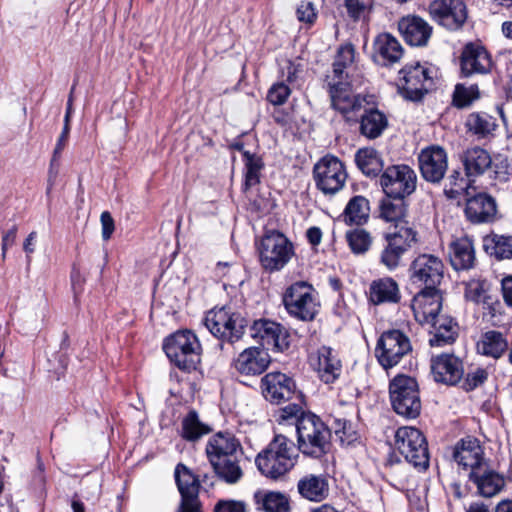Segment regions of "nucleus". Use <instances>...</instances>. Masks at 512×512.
Segmentation results:
<instances>
[{
    "label": "nucleus",
    "mask_w": 512,
    "mask_h": 512,
    "mask_svg": "<svg viewBox=\"0 0 512 512\" xmlns=\"http://www.w3.org/2000/svg\"><path fill=\"white\" fill-rule=\"evenodd\" d=\"M411 308L416 321L430 327L431 346H444L455 341L457 326L451 317L440 314L442 296L438 289H422L414 296Z\"/></svg>",
    "instance_id": "1"
},
{
    "label": "nucleus",
    "mask_w": 512,
    "mask_h": 512,
    "mask_svg": "<svg viewBox=\"0 0 512 512\" xmlns=\"http://www.w3.org/2000/svg\"><path fill=\"white\" fill-rule=\"evenodd\" d=\"M240 442L231 433L219 432L206 445V454L216 475L228 484L237 483L242 475L238 453Z\"/></svg>",
    "instance_id": "2"
},
{
    "label": "nucleus",
    "mask_w": 512,
    "mask_h": 512,
    "mask_svg": "<svg viewBox=\"0 0 512 512\" xmlns=\"http://www.w3.org/2000/svg\"><path fill=\"white\" fill-rule=\"evenodd\" d=\"M296 459L297 454L293 443L284 435H276L257 455L255 463L264 476L278 479L294 467Z\"/></svg>",
    "instance_id": "3"
},
{
    "label": "nucleus",
    "mask_w": 512,
    "mask_h": 512,
    "mask_svg": "<svg viewBox=\"0 0 512 512\" xmlns=\"http://www.w3.org/2000/svg\"><path fill=\"white\" fill-rule=\"evenodd\" d=\"M298 449L311 457L326 454L330 446L331 432L315 414L303 413L296 421Z\"/></svg>",
    "instance_id": "4"
},
{
    "label": "nucleus",
    "mask_w": 512,
    "mask_h": 512,
    "mask_svg": "<svg viewBox=\"0 0 512 512\" xmlns=\"http://www.w3.org/2000/svg\"><path fill=\"white\" fill-rule=\"evenodd\" d=\"M287 312L301 321H312L320 310V300L315 288L305 281L291 284L283 295Z\"/></svg>",
    "instance_id": "5"
},
{
    "label": "nucleus",
    "mask_w": 512,
    "mask_h": 512,
    "mask_svg": "<svg viewBox=\"0 0 512 512\" xmlns=\"http://www.w3.org/2000/svg\"><path fill=\"white\" fill-rule=\"evenodd\" d=\"M327 85L332 108L348 122H357L365 106L373 104L371 96L355 93L348 80L327 81Z\"/></svg>",
    "instance_id": "6"
},
{
    "label": "nucleus",
    "mask_w": 512,
    "mask_h": 512,
    "mask_svg": "<svg viewBox=\"0 0 512 512\" xmlns=\"http://www.w3.org/2000/svg\"><path fill=\"white\" fill-rule=\"evenodd\" d=\"M294 255L295 251L292 242L279 231H269L260 241V263L268 272L282 270Z\"/></svg>",
    "instance_id": "7"
},
{
    "label": "nucleus",
    "mask_w": 512,
    "mask_h": 512,
    "mask_svg": "<svg viewBox=\"0 0 512 512\" xmlns=\"http://www.w3.org/2000/svg\"><path fill=\"white\" fill-rule=\"evenodd\" d=\"M163 349L171 362L180 369H195L200 362L201 345L191 331L174 333L165 340Z\"/></svg>",
    "instance_id": "8"
},
{
    "label": "nucleus",
    "mask_w": 512,
    "mask_h": 512,
    "mask_svg": "<svg viewBox=\"0 0 512 512\" xmlns=\"http://www.w3.org/2000/svg\"><path fill=\"white\" fill-rule=\"evenodd\" d=\"M389 394L394 411L406 418H416L421 411V401L416 380L410 376L397 375L389 385Z\"/></svg>",
    "instance_id": "9"
},
{
    "label": "nucleus",
    "mask_w": 512,
    "mask_h": 512,
    "mask_svg": "<svg viewBox=\"0 0 512 512\" xmlns=\"http://www.w3.org/2000/svg\"><path fill=\"white\" fill-rule=\"evenodd\" d=\"M395 447L414 467L427 468L429 452L426 439L415 427L404 426L395 433Z\"/></svg>",
    "instance_id": "10"
},
{
    "label": "nucleus",
    "mask_w": 512,
    "mask_h": 512,
    "mask_svg": "<svg viewBox=\"0 0 512 512\" xmlns=\"http://www.w3.org/2000/svg\"><path fill=\"white\" fill-rule=\"evenodd\" d=\"M412 351L410 339L400 330H388L377 341L375 354L384 369L398 365Z\"/></svg>",
    "instance_id": "11"
},
{
    "label": "nucleus",
    "mask_w": 512,
    "mask_h": 512,
    "mask_svg": "<svg viewBox=\"0 0 512 512\" xmlns=\"http://www.w3.org/2000/svg\"><path fill=\"white\" fill-rule=\"evenodd\" d=\"M384 239L386 245L380 252L379 262L388 271H394L401 265L403 255L416 242V232L412 228L401 227L400 231L385 233Z\"/></svg>",
    "instance_id": "12"
},
{
    "label": "nucleus",
    "mask_w": 512,
    "mask_h": 512,
    "mask_svg": "<svg viewBox=\"0 0 512 512\" xmlns=\"http://www.w3.org/2000/svg\"><path fill=\"white\" fill-rule=\"evenodd\" d=\"M410 279L423 289H437L444 277V263L434 254L418 255L410 265Z\"/></svg>",
    "instance_id": "13"
},
{
    "label": "nucleus",
    "mask_w": 512,
    "mask_h": 512,
    "mask_svg": "<svg viewBox=\"0 0 512 512\" xmlns=\"http://www.w3.org/2000/svg\"><path fill=\"white\" fill-rule=\"evenodd\" d=\"M316 186L325 194H335L346 182L347 173L344 164L335 156L326 155L314 166Z\"/></svg>",
    "instance_id": "14"
},
{
    "label": "nucleus",
    "mask_w": 512,
    "mask_h": 512,
    "mask_svg": "<svg viewBox=\"0 0 512 512\" xmlns=\"http://www.w3.org/2000/svg\"><path fill=\"white\" fill-rule=\"evenodd\" d=\"M416 180V174L409 166L394 165L384 171L380 183L388 197L402 199L415 191Z\"/></svg>",
    "instance_id": "15"
},
{
    "label": "nucleus",
    "mask_w": 512,
    "mask_h": 512,
    "mask_svg": "<svg viewBox=\"0 0 512 512\" xmlns=\"http://www.w3.org/2000/svg\"><path fill=\"white\" fill-rule=\"evenodd\" d=\"M429 12L435 21L450 30L459 29L467 19L463 0H433Z\"/></svg>",
    "instance_id": "16"
},
{
    "label": "nucleus",
    "mask_w": 512,
    "mask_h": 512,
    "mask_svg": "<svg viewBox=\"0 0 512 512\" xmlns=\"http://www.w3.org/2000/svg\"><path fill=\"white\" fill-rule=\"evenodd\" d=\"M422 177L431 183H439L448 168V156L444 148L431 145L422 149L418 155Z\"/></svg>",
    "instance_id": "17"
},
{
    "label": "nucleus",
    "mask_w": 512,
    "mask_h": 512,
    "mask_svg": "<svg viewBox=\"0 0 512 512\" xmlns=\"http://www.w3.org/2000/svg\"><path fill=\"white\" fill-rule=\"evenodd\" d=\"M493 66L491 55L479 43H467L460 57L461 73L464 76L487 74Z\"/></svg>",
    "instance_id": "18"
},
{
    "label": "nucleus",
    "mask_w": 512,
    "mask_h": 512,
    "mask_svg": "<svg viewBox=\"0 0 512 512\" xmlns=\"http://www.w3.org/2000/svg\"><path fill=\"white\" fill-rule=\"evenodd\" d=\"M403 83L400 88L405 98L417 101L428 91L427 83L431 81L428 70L419 63L406 65L401 71Z\"/></svg>",
    "instance_id": "19"
},
{
    "label": "nucleus",
    "mask_w": 512,
    "mask_h": 512,
    "mask_svg": "<svg viewBox=\"0 0 512 512\" xmlns=\"http://www.w3.org/2000/svg\"><path fill=\"white\" fill-rule=\"evenodd\" d=\"M261 387L264 397L276 404L290 400L295 393L294 381L280 372L266 374L261 380Z\"/></svg>",
    "instance_id": "20"
},
{
    "label": "nucleus",
    "mask_w": 512,
    "mask_h": 512,
    "mask_svg": "<svg viewBox=\"0 0 512 512\" xmlns=\"http://www.w3.org/2000/svg\"><path fill=\"white\" fill-rule=\"evenodd\" d=\"M271 357L264 347L244 349L234 361L237 372L246 376L262 374L269 366Z\"/></svg>",
    "instance_id": "21"
},
{
    "label": "nucleus",
    "mask_w": 512,
    "mask_h": 512,
    "mask_svg": "<svg viewBox=\"0 0 512 512\" xmlns=\"http://www.w3.org/2000/svg\"><path fill=\"white\" fill-rule=\"evenodd\" d=\"M253 338H259L262 346H272L278 351H284L288 348V332L280 324L270 320H257L251 327Z\"/></svg>",
    "instance_id": "22"
},
{
    "label": "nucleus",
    "mask_w": 512,
    "mask_h": 512,
    "mask_svg": "<svg viewBox=\"0 0 512 512\" xmlns=\"http://www.w3.org/2000/svg\"><path fill=\"white\" fill-rule=\"evenodd\" d=\"M431 372L434 380L448 385H455L463 376L461 360L452 354H441L431 359Z\"/></svg>",
    "instance_id": "23"
},
{
    "label": "nucleus",
    "mask_w": 512,
    "mask_h": 512,
    "mask_svg": "<svg viewBox=\"0 0 512 512\" xmlns=\"http://www.w3.org/2000/svg\"><path fill=\"white\" fill-rule=\"evenodd\" d=\"M454 460L464 469L477 472L485 464L484 452L476 438L467 437L458 442L454 448Z\"/></svg>",
    "instance_id": "24"
},
{
    "label": "nucleus",
    "mask_w": 512,
    "mask_h": 512,
    "mask_svg": "<svg viewBox=\"0 0 512 512\" xmlns=\"http://www.w3.org/2000/svg\"><path fill=\"white\" fill-rule=\"evenodd\" d=\"M309 363L326 384L333 383L340 375L341 362L330 347L323 346L312 353Z\"/></svg>",
    "instance_id": "25"
},
{
    "label": "nucleus",
    "mask_w": 512,
    "mask_h": 512,
    "mask_svg": "<svg viewBox=\"0 0 512 512\" xmlns=\"http://www.w3.org/2000/svg\"><path fill=\"white\" fill-rule=\"evenodd\" d=\"M404 53L400 42L389 33H381L374 40V59L387 66L399 62Z\"/></svg>",
    "instance_id": "26"
},
{
    "label": "nucleus",
    "mask_w": 512,
    "mask_h": 512,
    "mask_svg": "<svg viewBox=\"0 0 512 512\" xmlns=\"http://www.w3.org/2000/svg\"><path fill=\"white\" fill-rule=\"evenodd\" d=\"M399 30L406 42L412 46L426 45L431 33V26L418 16H407L400 20Z\"/></svg>",
    "instance_id": "27"
},
{
    "label": "nucleus",
    "mask_w": 512,
    "mask_h": 512,
    "mask_svg": "<svg viewBox=\"0 0 512 512\" xmlns=\"http://www.w3.org/2000/svg\"><path fill=\"white\" fill-rule=\"evenodd\" d=\"M496 211L495 200L486 193H479L467 199L465 214L473 223L492 221Z\"/></svg>",
    "instance_id": "28"
},
{
    "label": "nucleus",
    "mask_w": 512,
    "mask_h": 512,
    "mask_svg": "<svg viewBox=\"0 0 512 512\" xmlns=\"http://www.w3.org/2000/svg\"><path fill=\"white\" fill-rule=\"evenodd\" d=\"M509 342L506 336L497 330H488L481 334L476 343L477 352L480 355L500 359L507 353Z\"/></svg>",
    "instance_id": "29"
},
{
    "label": "nucleus",
    "mask_w": 512,
    "mask_h": 512,
    "mask_svg": "<svg viewBox=\"0 0 512 512\" xmlns=\"http://www.w3.org/2000/svg\"><path fill=\"white\" fill-rule=\"evenodd\" d=\"M297 489L304 499L312 502H321L329 495V483L323 475H305L298 481Z\"/></svg>",
    "instance_id": "30"
},
{
    "label": "nucleus",
    "mask_w": 512,
    "mask_h": 512,
    "mask_svg": "<svg viewBox=\"0 0 512 512\" xmlns=\"http://www.w3.org/2000/svg\"><path fill=\"white\" fill-rule=\"evenodd\" d=\"M400 297L399 285L391 277L376 279L370 284L369 299L375 305L397 303Z\"/></svg>",
    "instance_id": "31"
},
{
    "label": "nucleus",
    "mask_w": 512,
    "mask_h": 512,
    "mask_svg": "<svg viewBox=\"0 0 512 512\" xmlns=\"http://www.w3.org/2000/svg\"><path fill=\"white\" fill-rule=\"evenodd\" d=\"M449 258L456 270L469 269L475 261L472 241L468 237L457 238L450 243Z\"/></svg>",
    "instance_id": "32"
},
{
    "label": "nucleus",
    "mask_w": 512,
    "mask_h": 512,
    "mask_svg": "<svg viewBox=\"0 0 512 512\" xmlns=\"http://www.w3.org/2000/svg\"><path fill=\"white\" fill-rule=\"evenodd\" d=\"M359 116L360 133L369 139L379 137L388 125V120L382 112L368 106H365V110H362Z\"/></svg>",
    "instance_id": "33"
},
{
    "label": "nucleus",
    "mask_w": 512,
    "mask_h": 512,
    "mask_svg": "<svg viewBox=\"0 0 512 512\" xmlns=\"http://www.w3.org/2000/svg\"><path fill=\"white\" fill-rule=\"evenodd\" d=\"M463 164L468 177L478 176L492 167V158L485 149L472 147L464 152Z\"/></svg>",
    "instance_id": "34"
},
{
    "label": "nucleus",
    "mask_w": 512,
    "mask_h": 512,
    "mask_svg": "<svg viewBox=\"0 0 512 512\" xmlns=\"http://www.w3.org/2000/svg\"><path fill=\"white\" fill-rule=\"evenodd\" d=\"M355 49L351 44L342 45L336 54L332 71L327 75V81H345L349 78V70L353 66Z\"/></svg>",
    "instance_id": "35"
},
{
    "label": "nucleus",
    "mask_w": 512,
    "mask_h": 512,
    "mask_svg": "<svg viewBox=\"0 0 512 512\" xmlns=\"http://www.w3.org/2000/svg\"><path fill=\"white\" fill-rule=\"evenodd\" d=\"M470 478L477 485L479 493L484 497H493L504 487V478L494 471L470 472Z\"/></svg>",
    "instance_id": "36"
},
{
    "label": "nucleus",
    "mask_w": 512,
    "mask_h": 512,
    "mask_svg": "<svg viewBox=\"0 0 512 512\" xmlns=\"http://www.w3.org/2000/svg\"><path fill=\"white\" fill-rule=\"evenodd\" d=\"M224 321H234L236 325H239L241 314L232 311L230 307L226 306L214 308L206 314L204 324L215 337H218L220 330L223 328Z\"/></svg>",
    "instance_id": "37"
},
{
    "label": "nucleus",
    "mask_w": 512,
    "mask_h": 512,
    "mask_svg": "<svg viewBox=\"0 0 512 512\" xmlns=\"http://www.w3.org/2000/svg\"><path fill=\"white\" fill-rule=\"evenodd\" d=\"M355 162L366 176H377L384 167L381 155L373 148L359 149L355 155Z\"/></svg>",
    "instance_id": "38"
},
{
    "label": "nucleus",
    "mask_w": 512,
    "mask_h": 512,
    "mask_svg": "<svg viewBox=\"0 0 512 512\" xmlns=\"http://www.w3.org/2000/svg\"><path fill=\"white\" fill-rule=\"evenodd\" d=\"M483 248L496 259L512 258V236L490 234L483 239Z\"/></svg>",
    "instance_id": "39"
},
{
    "label": "nucleus",
    "mask_w": 512,
    "mask_h": 512,
    "mask_svg": "<svg viewBox=\"0 0 512 512\" xmlns=\"http://www.w3.org/2000/svg\"><path fill=\"white\" fill-rule=\"evenodd\" d=\"M380 218L394 224V231H400L401 227L411 228L406 220V207L402 202L394 203L384 200L380 206Z\"/></svg>",
    "instance_id": "40"
},
{
    "label": "nucleus",
    "mask_w": 512,
    "mask_h": 512,
    "mask_svg": "<svg viewBox=\"0 0 512 512\" xmlns=\"http://www.w3.org/2000/svg\"><path fill=\"white\" fill-rule=\"evenodd\" d=\"M369 201L363 196H354L344 210L345 222L361 225L369 218Z\"/></svg>",
    "instance_id": "41"
},
{
    "label": "nucleus",
    "mask_w": 512,
    "mask_h": 512,
    "mask_svg": "<svg viewBox=\"0 0 512 512\" xmlns=\"http://www.w3.org/2000/svg\"><path fill=\"white\" fill-rule=\"evenodd\" d=\"M210 428L202 423L195 410L189 411V413L182 420V437L188 441H194L199 439L205 434H208Z\"/></svg>",
    "instance_id": "42"
},
{
    "label": "nucleus",
    "mask_w": 512,
    "mask_h": 512,
    "mask_svg": "<svg viewBox=\"0 0 512 512\" xmlns=\"http://www.w3.org/2000/svg\"><path fill=\"white\" fill-rule=\"evenodd\" d=\"M466 126L478 136H486L496 128L495 119L486 113H472L468 116Z\"/></svg>",
    "instance_id": "43"
},
{
    "label": "nucleus",
    "mask_w": 512,
    "mask_h": 512,
    "mask_svg": "<svg viewBox=\"0 0 512 512\" xmlns=\"http://www.w3.org/2000/svg\"><path fill=\"white\" fill-rule=\"evenodd\" d=\"M175 477L181 496L198 495L199 482L185 466L176 467Z\"/></svg>",
    "instance_id": "44"
},
{
    "label": "nucleus",
    "mask_w": 512,
    "mask_h": 512,
    "mask_svg": "<svg viewBox=\"0 0 512 512\" xmlns=\"http://www.w3.org/2000/svg\"><path fill=\"white\" fill-rule=\"evenodd\" d=\"M346 240L353 253L364 254L372 244L370 234L364 229H354L346 233Z\"/></svg>",
    "instance_id": "45"
},
{
    "label": "nucleus",
    "mask_w": 512,
    "mask_h": 512,
    "mask_svg": "<svg viewBox=\"0 0 512 512\" xmlns=\"http://www.w3.org/2000/svg\"><path fill=\"white\" fill-rule=\"evenodd\" d=\"M262 509L265 512H289V501L285 495L279 492H268L262 500Z\"/></svg>",
    "instance_id": "46"
},
{
    "label": "nucleus",
    "mask_w": 512,
    "mask_h": 512,
    "mask_svg": "<svg viewBox=\"0 0 512 512\" xmlns=\"http://www.w3.org/2000/svg\"><path fill=\"white\" fill-rule=\"evenodd\" d=\"M480 92L477 85L465 86L458 84L455 87L453 102L460 108L469 106L473 101L479 99Z\"/></svg>",
    "instance_id": "47"
},
{
    "label": "nucleus",
    "mask_w": 512,
    "mask_h": 512,
    "mask_svg": "<svg viewBox=\"0 0 512 512\" xmlns=\"http://www.w3.org/2000/svg\"><path fill=\"white\" fill-rule=\"evenodd\" d=\"M347 13L354 21L365 19L371 12L374 0H344Z\"/></svg>",
    "instance_id": "48"
},
{
    "label": "nucleus",
    "mask_w": 512,
    "mask_h": 512,
    "mask_svg": "<svg viewBox=\"0 0 512 512\" xmlns=\"http://www.w3.org/2000/svg\"><path fill=\"white\" fill-rule=\"evenodd\" d=\"M248 325V321L241 315V322L239 325L234 321H224L222 330H220L217 338L226 340L230 343L236 342L242 338L245 329Z\"/></svg>",
    "instance_id": "49"
},
{
    "label": "nucleus",
    "mask_w": 512,
    "mask_h": 512,
    "mask_svg": "<svg viewBox=\"0 0 512 512\" xmlns=\"http://www.w3.org/2000/svg\"><path fill=\"white\" fill-rule=\"evenodd\" d=\"M449 187H445L444 193L450 199H456L467 189V182L459 171H453L449 176Z\"/></svg>",
    "instance_id": "50"
},
{
    "label": "nucleus",
    "mask_w": 512,
    "mask_h": 512,
    "mask_svg": "<svg viewBox=\"0 0 512 512\" xmlns=\"http://www.w3.org/2000/svg\"><path fill=\"white\" fill-rule=\"evenodd\" d=\"M291 94V90L284 82L273 84L267 93V100L273 105H282Z\"/></svg>",
    "instance_id": "51"
},
{
    "label": "nucleus",
    "mask_w": 512,
    "mask_h": 512,
    "mask_svg": "<svg viewBox=\"0 0 512 512\" xmlns=\"http://www.w3.org/2000/svg\"><path fill=\"white\" fill-rule=\"evenodd\" d=\"M297 19L308 25H313L317 19V11L310 1H303L296 10Z\"/></svg>",
    "instance_id": "52"
},
{
    "label": "nucleus",
    "mask_w": 512,
    "mask_h": 512,
    "mask_svg": "<svg viewBox=\"0 0 512 512\" xmlns=\"http://www.w3.org/2000/svg\"><path fill=\"white\" fill-rule=\"evenodd\" d=\"M488 377V373L485 369L477 368L472 372H469L464 382V388L469 391L482 385Z\"/></svg>",
    "instance_id": "53"
},
{
    "label": "nucleus",
    "mask_w": 512,
    "mask_h": 512,
    "mask_svg": "<svg viewBox=\"0 0 512 512\" xmlns=\"http://www.w3.org/2000/svg\"><path fill=\"white\" fill-rule=\"evenodd\" d=\"M214 512H246V505L239 500H219L214 506Z\"/></svg>",
    "instance_id": "54"
},
{
    "label": "nucleus",
    "mask_w": 512,
    "mask_h": 512,
    "mask_svg": "<svg viewBox=\"0 0 512 512\" xmlns=\"http://www.w3.org/2000/svg\"><path fill=\"white\" fill-rule=\"evenodd\" d=\"M495 179L499 181H506L508 179L509 174V164L506 159H498L496 158L494 161L492 160V167Z\"/></svg>",
    "instance_id": "55"
},
{
    "label": "nucleus",
    "mask_w": 512,
    "mask_h": 512,
    "mask_svg": "<svg viewBox=\"0 0 512 512\" xmlns=\"http://www.w3.org/2000/svg\"><path fill=\"white\" fill-rule=\"evenodd\" d=\"M101 226H102V238L107 241L111 238L115 225L114 220L111 214L107 211L101 213L100 216Z\"/></svg>",
    "instance_id": "56"
},
{
    "label": "nucleus",
    "mask_w": 512,
    "mask_h": 512,
    "mask_svg": "<svg viewBox=\"0 0 512 512\" xmlns=\"http://www.w3.org/2000/svg\"><path fill=\"white\" fill-rule=\"evenodd\" d=\"M179 512H201L198 495H183Z\"/></svg>",
    "instance_id": "57"
},
{
    "label": "nucleus",
    "mask_w": 512,
    "mask_h": 512,
    "mask_svg": "<svg viewBox=\"0 0 512 512\" xmlns=\"http://www.w3.org/2000/svg\"><path fill=\"white\" fill-rule=\"evenodd\" d=\"M69 133H70V128H67V127H63V130L58 138V141H57V144L55 146V149H54V153H53V159H52V162H51V165L53 164V162L59 157V155L61 154V152L63 151L67 141H68V137H69Z\"/></svg>",
    "instance_id": "58"
},
{
    "label": "nucleus",
    "mask_w": 512,
    "mask_h": 512,
    "mask_svg": "<svg viewBox=\"0 0 512 512\" xmlns=\"http://www.w3.org/2000/svg\"><path fill=\"white\" fill-rule=\"evenodd\" d=\"M17 235V227L13 226L2 237V256L5 258L6 251L15 243Z\"/></svg>",
    "instance_id": "59"
},
{
    "label": "nucleus",
    "mask_w": 512,
    "mask_h": 512,
    "mask_svg": "<svg viewBox=\"0 0 512 512\" xmlns=\"http://www.w3.org/2000/svg\"><path fill=\"white\" fill-rule=\"evenodd\" d=\"M244 158H245V167L246 169H253L257 171H261L263 167V163L261 159L254 154L249 153L248 151L244 152Z\"/></svg>",
    "instance_id": "60"
},
{
    "label": "nucleus",
    "mask_w": 512,
    "mask_h": 512,
    "mask_svg": "<svg viewBox=\"0 0 512 512\" xmlns=\"http://www.w3.org/2000/svg\"><path fill=\"white\" fill-rule=\"evenodd\" d=\"M502 293L506 304L512 307V276L502 280Z\"/></svg>",
    "instance_id": "61"
},
{
    "label": "nucleus",
    "mask_w": 512,
    "mask_h": 512,
    "mask_svg": "<svg viewBox=\"0 0 512 512\" xmlns=\"http://www.w3.org/2000/svg\"><path fill=\"white\" fill-rule=\"evenodd\" d=\"M260 171L253 169H246L244 189L248 190L252 186L259 183Z\"/></svg>",
    "instance_id": "62"
},
{
    "label": "nucleus",
    "mask_w": 512,
    "mask_h": 512,
    "mask_svg": "<svg viewBox=\"0 0 512 512\" xmlns=\"http://www.w3.org/2000/svg\"><path fill=\"white\" fill-rule=\"evenodd\" d=\"M306 236L310 244L316 246L322 240V231L318 227H311L307 230Z\"/></svg>",
    "instance_id": "63"
},
{
    "label": "nucleus",
    "mask_w": 512,
    "mask_h": 512,
    "mask_svg": "<svg viewBox=\"0 0 512 512\" xmlns=\"http://www.w3.org/2000/svg\"><path fill=\"white\" fill-rule=\"evenodd\" d=\"M300 410L301 408L296 404L288 405L282 409L281 418L289 419L291 417H296Z\"/></svg>",
    "instance_id": "64"
}]
</instances>
